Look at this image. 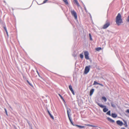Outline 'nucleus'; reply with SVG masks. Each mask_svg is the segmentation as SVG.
Instances as JSON below:
<instances>
[{
  "label": "nucleus",
  "mask_w": 129,
  "mask_h": 129,
  "mask_svg": "<svg viewBox=\"0 0 129 129\" xmlns=\"http://www.w3.org/2000/svg\"><path fill=\"white\" fill-rule=\"evenodd\" d=\"M115 21L118 25H120L121 23H123L121 16L120 13H118L116 16Z\"/></svg>",
  "instance_id": "nucleus-1"
},
{
  "label": "nucleus",
  "mask_w": 129,
  "mask_h": 129,
  "mask_svg": "<svg viewBox=\"0 0 129 129\" xmlns=\"http://www.w3.org/2000/svg\"><path fill=\"white\" fill-rule=\"evenodd\" d=\"M97 105L100 106L101 108H103V111L104 112H106L108 110V109L106 108L105 106L101 104L97 103Z\"/></svg>",
  "instance_id": "nucleus-2"
},
{
  "label": "nucleus",
  "mask_w": 129,
  "mask_h": 129,
  "mask_svg": "<svg viewBox=\"0 0 129 129\" xmlns=\"http://www.w3.org/2000/svg\"><path fill=\"white\" fill-rule=\"evenodd\" d=\"M71 12L72 15L74 17L75 19H77V15L75 11L74 10H71Z\"/></svg>",
  "instance_id": "nucleus-3"
},
{
  "label": "nucleus",
  "mask_w": 129,
  "mask_h": 129,
  "mask_svg": "<svg viewBox=\"0 0 129 129\" xmlns=\"http://www.w3.org/2000/svg\"><path fill=\"white\" fill-rule=\"evenodd\" d=\"M84 55L86 59H89V53L87 51H85L84 52Z\"/></svg>",
  "instance_id": "nucleus-4"
},
{
  "label": "nucleus",
  "mask_w": 129,
  "mask_h": 129,
  "mask_svg": "<svg viewBox=\"0 0 129 129\" xmlns=\"http://www.w3.org/2000/svg\"><path fill=\"white\" fill-rule=\"evenodd\" d=\"M90 68L88 66H86L85 69L84 73L85 74H87L89 71Z\"/></svg>",
  "instance_id": "nucleus-5"
},
{
  "label": "nucleus",
  "mask_w": 129,
  "mask_h": 129,
  "mask_svg": "<svg viewBox=\"0 0 129 129\" xmlns=\"http://www.w3.org/2000/svg\"><path fill=\"white\" fill-rule=\"evenodd\" d=\"M117 124L120 126H121L123 124V123L122 121L118 120H117L116 122Z\"/></svg>",
  "instance_id": "nucleus-6"
},
{
  "label": "nucleus",
  "mask_w": 129,
  "mask_h": 129,
  "mask_svg": "<svg viewBox=\"0 0 129 129\" xmlns=\"http://www.w3.org/2000/svg\"><path fill=\"white\" fill-rule=\"evenodd\" d=\"M110 23L109 22L107 23H106L105 24L103 27V28L105 29L107 28L110 25Z\"/></svg>",
  "instance_id": "nucleus-7"
},
{
  "label": "nucleus",
  "mask_w": 129,
  "mask_h": 129,
  "mask_svg": "<svg viewBox=\"0 0 129 129\" xmlns=\"http://www.w3.org/2000/svg\"><path fill=\"white\" fill-rule=\"evenodd\" d=\"M69 88L70 90L71 91L73 94L74 95L75 94V93L73 89L72 86L71 85H70L69 86Z\"/></svg>",
  "instance_id": "nucleus-8"
},
{
  "label": "nucleus",
  "mask_w": 129,
  "mask_h": 129,
  "mask_svg": "<svg viewBox=\"0 0 129 129\" xmlns=\"http://www.w3.org/2000/svg\"><path fill=\"white\" fill-rule=\"evenodd\" d=\"M107 120L109 121L110 122H111L112 123H114L115 122V121L111 119V118H110L108 117L107 118Z\"/></svg>",
  "instance_id": "nucleus-9"
},
{
  "label": "nucleus",
  "mask_w": 129,
  "mask_h": 129,
  "mask_svg": "<svg viewBox=\"0 0 129 129\" xmlns=\"http://www.w3.org/2000/svg\"><path fill=\"white\" fill-rule=\"evenodd\" d=\"M110 104L111 105V106L113 108H115L116 107L115 105V104L112 101H111Z\"/></svg>",
  "instance_id": "nucleus-10"
},
{
  "label": "nucleus",
  "mask_w": 129,
  "mask_h": 129,
  "mask_svg": "<svg viewBox=\"0 0 129 129\" xmlns=\"http://www.w3.org/2000/svg\"><path fill=\"white\" fill-rule=\"evenodd\" d=\"M67 109L68 116H70L69 114L71 112V109L69 108H67Z\"/></svg>",
  "instance_id": "nucleus-11"
},
{
  "label": "nucleus",
  "mask_w": 129,
  "mask_h": 129,
  "mask_svg": "<svg viewBox=\"0 0 129 129\" xmlns=\"http://www.w3.org/2000/svg\"><path fill=\"white\" fill-rule=\"evenodd\" d=\"M94 91V89H91L90 91V96H91Z\"/></svg>",
  "instance_id": "nucleus-12"
},
{
  "label": "nucleus",
  "mask_w": 129,
  "mask_h": 129,
  "mask_svg": "<svg viewBox=\"0 0 129 129\" xmlns=\"http://www.w3.org/2000/svg\"><path fill=\"white\" fill-rule=\"evenodd\" d=\"M48 112L50 115V117L53 119H54V117L52 115V114H51L50 112L48 110H47Z\"/></svg>",
  "instance_id": "nucleus-13"
},
{
  "label": "nucleus",
  "mask_w": 129,
  "mask_h": 129,
  "mask_svg": "<svg viewBox=\"0 0 129 129\" xmlns=\"http://www.w3.org/2000/svg\"><path fill=\"white\" fill-rule=\"evenodd\" d=\"M111 116L113 118H116L117 116V114L114 113H112Z\"/></svg>",
  "instance_id": "nucleus-14"
},
{
  "label": "nucleus",
  "mask_w": 129,
  "mask_h": 129,
  "mask_svg": "<svg viewBox=\"0 0 129 129\" xmlns=\"http://www.w3.org/2000/svg\"><path fill=\"white\" fill-rule=\"evenodd\" d=\"M75 125L77 126V127H79V128H82L84 127V126H82L81 125Z\"/></svg>",
  "instance_id": "nucleus-15"
},
{
  "label": "nucleus",
  "mask_w": 129,
  "mask_h": 129,
  "mask_svg": "<svg viewBox=\"0 0 129 129\" xmlns=\"http://www.w3.org/2000/svg\"><path fill=\"white\" fill-rule=\"evenodd\" d=\"M82 4H83V7H84V8L85 11L86 12H87L88 11H87V9L86 8V7L85 5L84 4H83V3L82 2Z\"/></svg>",
  "instance_id": "nucleus-16"
},
{
  "label": "nucleus",
  "mask_w": 129,
  "mask_h": 129,
  "mask_svg": "<svg viewBox=\"0 0 129 129\" xmlns=\"http://www.w3.org/2000/svg\"><path fill=\"white\" fill-rule=\"evenodd\" d=\"M102 99L103 100H104V101L105 102H106L107 101V99L104 96L102 97Z\"/></svg>",
  "instance_id": "nucleus-17"
},
{
  "label": "nucleus",
  "mask_w": 129,
  "mask_h": 129,
  "mask_svg": "<svg viewBox=\"0 0 129 129\" xmlns=\"http://www.w3.org/2000/svg\"><path fill=\"white\" fill-rule=\"evenodd\" d=\"M102 49L101 47H98L95 48V50L97 51H99Z\"/></svg>",
  "instance_id": "nucleus-18"
},
{
  "label": "nucleus",
  "mask_w": 129,
  "mask_h": 129,
  "mask_svg": "<svg viewBox=\"0 0 129 129\" xmlns=\"http://www.w3.org/2000/svg\"><path fill=\"white\" fill-rule=\"evenodd\" d=\"M111 111H109L108 112L106 113V114L108 115L109 116H111Z\"/></svg>",
  "instance_id": "nucleus-19"
},
{
  "label": "nucleus",
  "mask_w": 129,
  "mask_h": 129,
  "mask_svg": "<svg viewBox=\"0 0 129 129\" xmlns=\"http://www.w3.org/2000/svg\"><path fill=\"white\" fill-rule=\"evenodd\" d=\"M80 57L81 59L83 58V53L80 54Z\"/></svg>",
  "instance_id": "nucleus-20"
},
{
  "label": "nucleus",
  "mask_w": 129,
  "mask_h": 129,
  "mask_svg": "<svg viewBox=\"0 0 129 129\" xmlns=\"http://www.w3.org/2000/svg\"><path fill=\"white\" fill-rule=\"evenodd\" d=\"M63 1L65 3V4L66 5L68 4V2L67 1V0H63Z\"/></svg>",
  "instance_id": "nucleus-21"
},
{
  "label": "nucleus",
  "mask_w": 129,
  "mask_h": 129,
  "mask_svg": "<svg viewBox=\"0 0 129 129\" xmlns=\"http://www.w3.org/2000/svg\"><path fill=\"white\" fill-rule=\"evenodd\" d=\"M124 125H125V127H127L128 126V125L127 124L126 122L125 121H124Z\"/></svg>",
  "instance_id": "nucleus-22"
},
{
  "label": "nucleus",
  "mask_w": 129,
  "mask_h": 129,
  "mask_svg": "<svg viewBox=\"0 0 129 129\" xmlns=\"http://www.w3.org/2000/svg\"><path fill=\"white\" fill-rule=\"evenodd\" d=\"M98 83L96 81H95L94 82V83L93 84V85H98Z\"/></svg>",
  "instance_id": "nucleus-23"
},
{
  "label": "nucleus",
  "mask_w": 129,
  "mask_h": 129,
  "mask_svg": "<svg viewBox=\"0 0 129 129\" xmlns=\"http://www.w3.org/2000/svg\"><path fill=\"white\" fill-rule=\"evenodd\" d=\"M89 38H90V40H92V38L91 36V34H89Z\"/></svg>",
  "instance_id": "nucleus-24"
},
{
  "label": "nucleus",
  "mask_w": 129,
  "mask_h": 129,
  "mask_svg": "<svg viewBox=\"0 0 129 129\" xmlns=\"http://www.w3.org/2000/svg\"><path fill=\"white\" fill-rule=\"evenodd\" d=\"M4 28L5 30L6 31V33H7V35H8V32H7V28H6V26H4Z\"/></svg>",
  "instance_id": "nucleus-25"
},
{
  "label": "nucleus",
  "mask_w": 129,
  "mask_h": 129,
  "mask_svg": "<svg viewBox=\"0 0 129 129\" xmlns=\"http://www.w3.org/2000/svg\"><path fill=\"white\" fill-rule=\"evenodd\" d=\"M87 126H89L91 127H95V126L93 125H92L90 124H88L87 125Z\"/></svg>",
  "instance_id": "nucleus-26"
},
{
  "label": "nucleus",
  "mask_w": 129,
  "mask_h": 129,
  "mask_svg": "<svg viewBox=\"0 0 129 129\" xmlns=\"http://www.w3.org/2000/svg\"><path fill=\"white\" fill-rule=\"evenodd\" d=\"M5 111V113H6V114L7 115H8V113H7V111L6 110V108H5L4 109Z\"/></svg>",
  "instance_id": "nucleus-27"
},
{
  "label": "nucleus",
  "mask_w": 129,
  "mask_h": 129,
  "mask_svg": "<svg viewBox=\"0 0 129 129\" xmlns=\"http://www.w3.org/2000/svg\"><path fill=\"white\" fill-rule=\"evenodd\" d=\"M68 117L69 119L70 122H71L72 121V119L71 118H70V116H68Z\"/></svg>",
  "instance_id": "nucleus-28"
},
{
  "label": "nucleus",
  "mask_w": 129,
  "mask_h": 129,
  "mask_svg": "<svg viewBox=\"0 0 129 129\" xmlns=\"http://www.w3.org/2000/svg\"><path fill=\"white\" fill-rule=\"evenodd\" d=\"M27 82L29 85L32 86V85L29 82L28 80H27Z\"/></svg>",
  "instance_id": "nucleus-29"
},
{
  "label": "nucleus",
  "mask_w": 129,
  "mask_h": 129,
  "mask_svg": "<svg viewBox=\"0 0 129 129\" xmlns=\"http://www.w3.org/2000/svg\"><path fill=\"white\" fill-rule=\"evenodd\" d=\"M58 95L60 97V98L61 99H63V98L60 94H59Z\"/></svg>",
  "instance_id": "nucleus-30"
},
{
  "label": "nucleus",
  "mask_w": 129,
  "mask_h": 129,
  "mask_svg": "<svg viewBox=\"0 0 129 129\" xmlns=\"http://www.w3.org/2000/svg\"><path fill=\"white\" fill-rule=\"evenodd\" d=\"M126 21L127 22H129V15L128 16Z\"/></svg>",
  "instance_id": "nucleus-31"
},
{
  "label": "nucleus",
  "mask_w": 129,
  "mask_h": 129,
  "mask_svg": "<svg viewBox=\"0 0 129 129\" xmlns=\"http://www.w3.org/2000/svg\"><path fill=\"white\" fill-rule=\"evenodd\" d=\"M48 0H45L43 2V4L45 3L46 2L48 1Z\"/></svg>",
  "instance_id": "nucleus-32"
},
{
  "label": "nucleus",
  "mask_w": 129,
  "mask_h": 129,
  "mask_svg": "<svg viewBox=\"0 0 129 129\" xmlns=\"http://www.w3.org/2000/svg\"><path fill=\"white\" fill-rule=\"evenodd\" d=\"M74 2L76 3V4L78 2L77 0H74Z\"/></svg>",
  "instance_id": "nucleus-33"
},
{
  "label": "nucleus",
  "mask_w": 129,
  "mask_h": 129,
  "mask_svg": "<svg viewBox=\"0 0 129 129\" xmlns=\"http://www.w3.org/2000/svg\"><path fill=\"white\" fill-rule=\"evenodd\" d=\"M76 4L77 5V6H78V7H80V6L79 4V3H78H78H77V4Z\"/></svg>",
  "instance_id": "nucleus-34"
},
{
  "label": "nucleus",
  "mask_w": 129,
  "mask_h": 129,
  "mask_svg": "<svg viewBox=\"0 0 129 129\" xmlns=\"http://www.w3.org/2000/svg\"><path fill=\"white\" fill-rule=\"evenodd\" d=\"M98 85H100L102 86H103V85L102 84H100V83H99V84Z\"/></svg>",
  "instance_id": "nucleus-35"
},
{
  "label": "nucleus",
  "mask_w": 129,
  "mask_h": 129,
  "mask_svg": "<svg viewBox=\"0 0 129 129\" xmlns=\"http://www.w3.org/2000/svg\"><path fill=\"white\" fill-rule=\"evenodd\" d=\"M71 122V124H72L73 125H75L73 123V122H72V121H71V122Z\"/></svg>",
  "instance_id": "nucleus-36"
},
{
  "label": "nucleus",
  "mask_w": 129,
  "mask_h": 129,
  "mask_svg": "<svg viewBox=\"0 0 129 129\" xmlns=\"http://www.w3.org/2000/svg\"><path fill=\"white\" fill-rule=\"evenodd\" d=\"M126 112L129 113V109L127 110Z\"/></svg>",
  "instance_id": "nucleus-37"
},
{
  "label": "nucleus",
  "mask_w": 129,
  "mask_h": 129,
  "mask_svg": "<svg viewBox=\"0 0 129 129\" xmlns=\"http://www.w3.org/2000/svg\"><path fill=\"white\" fill-rule=\"evenodd\" d=\"M36 72H37V73L38 74V75H39V74L38 71L37 70Z\"/></svg>",
  "instance_id": "nucleus-38"
},
{
  "label": "nucleus",
  "mask_w": 129,
  "mask_h": 129,
  "mask_svg": "<svg viewBox=\"0 0 129 129\" xmlns=\"http://www.w3.org/2000/svg\"><path fill=\"white\" fill-rule=\"evenodd\" d=\"M121 129H125V128L124 127H121Z\"/></svg>",
  "instance_id": "nucleus-39"
},
{
  "label": "nucleus",
  "mask_w": 129,
  "mask_h": 129,
  "mask_svg": "<svg viewBox=\"0 0 129 129\" xmlns=\"http://www.w3.org/2000/svg\"><path fill=\"white\" fill-rule=\"evenodd\" d=\"M62 100H63V101L64 102H65V101H64V99H63H63H62Z\"/></svg>",
  "instance_id": "nucleus-40"
},
{
  "label": "nucleus",
  "mask_w": 129,
  "mask_h": 129,
  "mask_svg": "<svg viewBox=\"0 0 129 129\" xmlns=\"http://www.w3.org/2000/svg\"><path fill=\"white\" fill-rule=\"evenodd\" d=\"M90 17L91 18V16L90 14Z\"/></svg>",
  "instance_id": "nucleus-41"
},
{
  "label": "nucleus",
  "mask_w": 129,
  "mask_h": 129,
  "mask_svg": "<svg viewBox=\"0 0 129 129\" xmlns=\"http://www.w3.org/2000/svg\"><path fill=\"white\" fill-rule=\"evenodd\" d=\"M10 108H11V106H10Z\"/></svg>",
  "instance_id": "nucleus-42"
},
{
  "label": "nucleus",
  "mask_w": 129,
  "mask_h": 129,
  "mask_svg": "<svg viewBox=\"0 0 129 129\" xmlns=\"http://www.w3.org/2000/svg\"><path fill=\"white\" fill-rule=\"evenodd\" d=\"M31 129H33L31 128Z\"/></svg>",
  "instance_id": "nucleus-43"
}]
</instances>
